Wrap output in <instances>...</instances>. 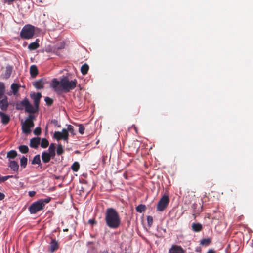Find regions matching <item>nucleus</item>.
Returning <instances> with one entry per match:
<instances>
[{
    "instance_id": "obj_1",
    "label": "nucleus",
    "mask_w": 253,
    "mask_h": 253,
    "mask_svg": "<svg viewBox=\"0 0 253 253\" xmlns=\"http://www.w3.org/2000/svg\"><path fill=\"white\" fill-rule=\"evenodd\" d=\"M77 84V80L75 79L70 80L68 76L63 77L60 81L53 79L52 81L51 87L58 94L62 92H69L75 88Z\"/></svg>"
},
{
    "instance_id": "obj_2",
    "label": "nucleus",
    "mask_w": 253,
    "mask_h": 253,
    "mask_svg": "<svg viewBox=\"0 0 253 253\" xmlns=\"http://www.w3.org/2000/svg\"><path fill=\"white\" fill-rule=\"evenodd\" d=\"M105 221L106 225L110 229H116L121 225V220L117 211L112 208L106 210Z\"/></svg>"
},
{
    "instance_id": "obj_3",
    "label": "nucleus",
    "mask_w": 253,
    "mask_h": 253,
    "mask_svg": "<svg viewBox=\"0 0 253 253\" xmlns=\"http://www.w3.org/2000/svg\"><path fill=\"white\" fill-rule=\"evenodd\" d=\"M51 200V198L41 199L33 203L29 208V211L32 214H35L43 209L45 204L48 203Z\"/></svg>"
},
{
    "instance_id": "obj_4",
    "label": "nucleus",
    "mask_w": 253,
    "mask_h": 253,
    "mask_svg": "<svg viewBox=\"0 0 253 253\" xmlns=\"http://www.w3.org/2000/svg\"><path fill=\"white\" fill-rule=\"evenodd\" d=\"M34 33V27L30 25H27L22 28L20 36L23 39H29L33 37Z\"/></svg>"
},
{
    "instance_id": "obj_5",
    "label": "nucleus",
    "mask_w": 253,
    "mask_h": 253,
    "mask_svg": "<svg viewBox=\"0 0 253 253\" xmlns=\"http://www.w3.org/2000/svg\"><path fill=\"white\" fill-rule=\"evenodd\" d=\"M35 117L33 115L30 114L28 117L26 119L25 122L23 123L22 128L23 132L28 134L31 132V128L34 126L33 120Z\"/></svg>"
},
{
    "instance_id": "obj_6",
    "label": "nucleus",
    "mask_w": 253,
    "mask_h": 253,
    "mask_svg": "<svg viewBox=\"0 0 253 253\" xmlns=\"http://www.w3.org/2000/svg\"><path fill=\"white\" fill-rule=\"evenodd\" d=\"M169 202V199L168 195H164L159 200L157 205V211H162L165 210Z\"/></svg>"
},
{
    "instance_id": "obj_7",
    "label": "nucleus",
    "mask_w": 253,
    "mask_h": 253,
    "mask_svg": "<svg viewBox=\"0 0 253 253\" xmlns=\"http://www.w3.org/2000/svg\"><path fill=\"white\" fill-rule=\"evenodd\" d=\"M53 137L57 141L63 139L67 142L69 137L68 132L67 129L63 128L61 132L55 131L54 132Z\"/></svg>"
},
{
    "instance_id": "obj_8",
    "label": "nucleus",
    "mask_w": 253,
    "mask_h": 253,
    "mask_svg": "<svg viewBox=\"0 0 253 253\" xmlns=\"http://www.w3.org/2000/svg\"><path fill=\"white\" fill-rule=\"evenodd\" d=\"M21 104L25 107V111L30 113H34L39 109H37L35 106L34 107L26 98L21 102Z\"/></svg>"
},
{
    "instance_id": "obj_9",
    "label": "nucleus",
    "mask_w": 253,
    "mask_h": 253,
    "mask_svg": "<svg viewBox=\"0 0 253 253\" xmlns=\"http://www.w3.org/2000/svg\"><path fill=\"white\" fill-rule=\"evenodd\" d=\"M16 157V151L13 150L7 153V157L9 159V166L14 171L16 169V163L15 158Z\"/></svg>"
},
{
    "instance_id": "obj_10",
    "label": "nucleus",
    "mask_w": 253,
    "mask_h": 253,
    "mask_svg": "<svg viewBox=\"0 0 253 253\" xmlns=\"http://www.w3.org/2000/svg\"><path fill=\"white\" fill-rule=\"evenodd\" d=\"M31 98L33 100L35 106L39 109L40 99L42 97V94L40 92H33L30 94Z\"/></svg>"
},
{
    "instance_id": "obj_11",
    "label": "nucleus",
    "mask_w": 253,
    "mask_h": 253,
    "mask_svg": "<svg viewBox=\"0 0 253 253\" xmlns=\"http://www.w3.org/2000/svg\"><path fill=\"white\" fill-rule=\"evenodd\" d=\"M169 253H185V251L180 246L173 245L169 249Z\"/></svg>"
},
{
    "instance_id": "obj_12",
    "label": "nucleus",
    "mask_w": 253,
    "mask_h": 253,
    "mask_svg": "<svg viewBox=\"0 0 253 253\" xmlns=\"http://www.w3.org/2000/svg\"><path fill=\"white\" fill-rule=\"evenodd\" d=\"M46 83L45 80L44 79H41L36 81L33 83V86L37 89H41L44 88V85Z\"/></svg>"
},
{
    "instance_id": "obj_13",
    "label": "nucleus",
    "mask_w": 253,
    "mask_h": 253,
    "mask_svg": "<svg viewBox=\"0 0 253 253\" xmlns=\"http://www.w3.org/2000/svg\"><path fill=\"white\" fill-rule=\"evenodd\" d=\"M8 105V102L7 100V97L2 95L0 96V108L2 110H6Z\"/></svg>"
},
{
    "instance_id": "obj_14",
    "label": "nucleus",
    "mask_w": 253,
    "mask_h": 253,
    "mask_svg": "<svg viewBox=\"0 0 253 253\" xmlns=\"http://www.w3.org/2000/svg\"><path fill=\"white\" fill-rule=\"evenodd\" d=\"M40 141L41 138L40 137L32 138L30 141V146L31 148L37 149L40 143Z\"/></svg>"
},
{
    "instance_id": "obj_15",
    "label": "nucleus",
    "mask_w": 253,
    "mask_h": 253,
    "mask_svg": "<svg viewBox=\"0 0 253 253\" xmlns=\"http://www.w3.org/2000/svg\"><path fill=\"white\" fill-rule=\"evenodd\" d=\"M42 159L43 161V162L45 163H48L51 159L52 158V157L46 151H44L42 154Z\"/></svg>"
},
{
    "instance_id": "obj_16",
    "label": "nucleus",
    "mask_w": 253,
    "mask_h": 253,
    "mask_svg": "<svg viewBox=\"0 0 253 253\" xmlns=\"http://www.w3.org/2000/svg\"><path fill=\"white\" fill-rule=\"evenodd\" d=\"M56 144L54 143L50 144L48 148V154L52 157V158H54L56 155Z\"/></svg>"
},
{
    "instance_id": "obj_17",
    "label": "nucleus",
    "mask_w": 253,
    "mask_h": 253,
    "mask_svg": "<svg viewBox=\"0 0 253 253\" xmlns=\"http://www.w3.org/2000/svg\"><path fill=\"white\" fill-rule=\"evenodd\" d=\"M0 117L1 118V121L3 124H5V125L7 124L10 120V118H9V116L3 113L0 112Z\"/></svg>"
},
{
    "instance_id": "obj_18",
    "label": "nucleus",
    "mask_w": 253,
    "mask_h": 253,
    "mask_svg": "<svg viewBox=\"0 0 253 253\" xmlns=\"http://www.w3.org/2000/svg\"><path fill=\"white\" fill-rule=\"evenodd\" d=\"M50 251L53 253L55 251H56L59 247V245L58 242L56 241L55 239H52L51 242L50 243Z\"/></svg>"
},
{
    "instance_id": "obj_19",
    "label": "nucleus",
    "mask_w": 253,
    "mask_h": 253,
    "mask_svg": "<svg viewBox=\"0 0 253 253\" xmlns=\"http://www.w3.org/2000/svg\"><path fill=\"white\" fill-rule=\"evenodd\" d=\"M39 41L38 39H36V40L35 42L31 43L28 45V49L30 50H35V49H37L38 48H39Z\"/></svg>"
},
{
    "instance_id": "obj_20",
    "label": "nucleus",
    "mask_w": 253,
    "mask_h": 253,
    "mask_svg": "<svg viewBox=\"0 0 253 253\" xmlns=\"http://www.w3.org/2000/svg\"><path fill=\"white\" fill-rule=\"evenodd\" d=\"M30 72L31 77L34 78L38 74V70L37 67L36 65H32L30 68Z\"/></svg>"
},
{
    "instance_id": "obj_21",
    "label": "nucleus",
    "mask_w": 253,
    "mask_h": 253,
    "mask_svg": "<svg viewBox=\"0 0 253 253\" xmlns=\"http://www.w3.org/2000/svg\"><path fill=\"white\" fill-rule=\"evenodd\" d=\"M211 242V239L210 238H204L200 241V245L203 246H208Z\"/></svg>"
},
{
    "instance_id": "obj_22",
    "label": "nucleus",
    "mask_w": 253,
    "mask_h": 253,
    "mask_svg": "<svg viewBox=\"0 0 253 253\" xmlns=\"http://www.w3.org/2000/svg\"><path fill=\"white\" fill-rule=\"evenodd\" d=\"M192 228L194 232H198L202 230V225L199 223H193L192 225Z\"/></svg>"
},
{
    "instance_id": "obj_23",
    "label": "nucleus",
    "mask_w": 253,
    "mask_h": 253,
    "mask_svg": "<svg viewBox=\"0 0 253 253\" xmlns=\"http://www.w3.org/2000/svg\"><path fill=\"white\" fill-rule=\"evenodd\" d=\"M28 159L27 158L23 156L21 159L20 161V167L22 169H24L26 167L27 164Z\"/></svg>"
},
{
    "instance_id": "obj_24",
    "label": "nucleus",
    "mask_w": 253,
    "mask_h": 253,
    "mask_svg": "<svg viewBox=\"0 0 253 253\" xmlns=\"http://www.w3.org/2000/svg\"><path fill=\"white\" fill-rule=\"evenodd\" d=\"M41 164V161L40 159V155H37L34 156L33 159L32 161V164H38L40 165Z\"/></svg>"
},
{
    "instance_id": "obj_25",
    "label": "nucleus",
    "mask_w": 253,
    "mask_h": 253,
    "mask_svg": "<svg viewBox=\"0 0 253 253\" xmlns=\"http://www.w3.org/2000/svg\"><path fill=\"white\" fill-rule=\"evenodd\" d=\"M88 70V65L86 64H84L81 67V72L83 75H85L87 73Z\"/></svg>"
},
{
    "instance_id": "obj_26",
    "label": "nucleus",
    "mask_w": 253,
    "mask_h": 253,
    "mask_svg": "<svg viewBox=\"0 0 253 253\" xmlns=\"http://www.w3.org/2000/svg\"><path fill=\"white\" fill-rule=\"evenodd\" d=\"M146 207L145 205L140 204L136 208V211L139 213H142L145 211Z\"/></svg>"
},
{
    "instance_id": "obj_27",
    "label": "nucleus",
    "mask_w": 253,
    "mask_h": 253,
    "mask_svg": "<svg viewBox=\"0 0 253 253\" xmlns=\"http://www.w3.org/2000/svg\"><path fill=\"white\" fill-rule=\"evenodd\" d=\"M18 148L19 151L23 154H26L29 151V148L27 145H20Z\"/></svg>"
},
{
    "instance_id": "obj_28",
    "label": "nucleus",
    "mask_w": 253,
    "mask_h": 253,
    "mask_svg": "<svg viewBox=\"0 0 253 253\" xmlns=\"http://www.w3.org/2000/svg\"><path fill=\"white\" fill-rule=\"evenodd\" d=\"M196 207H197V204L195 203L193 204L192 205V208L194 210V211H193L194 215L195 214H198L200 212H201L202 211V206H200V207L197 210H196Z\"/></svg>"
},
{
    "instance_id": "obj_29",
    "label": "nucleus",
    "mask_w": 253,
    "mask_h": 253,
    "mask_svg": "<svg viewBox=\"0 0 253 253\" xmlns=\"http://www.w3.org/2000/svg\"><path fill=\"white\" fill-rule=\"evenodd\" d=\"M41 146L42 148H47L49 145V142L48 140L46 138H42L41 140Z\"/></svg>"
},
{
    "instance_id": "obj_30",
    "label": "nucleus",
    "mask_w": 253,
    "mask_h": 253,
    "mask_svg": "<svg viewBox=\"0 0 253 253\" xmlns=\"http://www.w3.org/2000/svg\"><path fill=\"white\" fill-rule=\"evenodd\" d=\"M71 169L74 172H77L80 169V164L78 162H75L71 166Z\"/></svg>"
},
{
    "instance_id": "obj_31",
    "label": "nucleus",
    "mask_w": 253,
    "mask_h": 253,
    "mask_svg": "<svg viewBox=\"0 0 253 253\" xmlns=\"http://www.w3.org/2000/svg\"><path fill=\"white\" fill-rule=\"evenodd\" d=\"M56 152L57 154L59 156L64 153V150L62 145L61 144H59L57 145Z\"/></svg>"
},
{
    "instance_id": "obj_32",
    "label": "nucleus",
    "mask_w": 253,
    "mask_h": 253,
    "mask_svg": "<svg viewBox=\"0 0 253 253\" xmlns=\"http://www.w3.org/2000/svg\"><path fill=\"white\" fill-rule=\"evenodd\" d=\"M44 101H45L47 105L49 106H51L53 103V100L49 97H46L44 98Z\"/></svg>"
},
{
    "instance_id": "obj_33",
    "label": "nucleus",
    "mask_w": 253,
    "mask_h": 253,
    "mask_svg": "<svg viewBox=\"0 0 253 253\" xmlns=\"http://www.w3.org/2000/svg\"><path fill=\"white\" fill-rule=\"evenodd\" d=\"M11 68L10 67H8L6 68V73L4 76V77L5 78H7L9 77L11 73Z\"/></svg>"
},
{
    "instance_id": "obj_34",
    "label": "nucleus",
    "mask_w": 253,
    "mask_h": 253,
    "mask_svg": "<svg viewBox=\"0 0 253 253\" xmlns=\"http://www.w3.org/2000/svg\"><path fill=\"white\" fill-rule=\"evenodd\" d=\"M4 86L3 83H0V96L3 95Z\"/></svg>"
},
{
    "instance_id": "obj_35",
    "label": "nucleus",
    "mask_w": 253,
    "mask_h": 253,
    "mask_svg": "<svg viewBox=\"0 0 253 253\" xmlns=\"http://www.w3.org/2000/svg\"><path fill=\"white\" fill-rule=\"evenodd\" d=\"M147 223L148 226L150 227L153 223V217L151 216H148L147 217Z\"/></svg>"
},
{
    "instance_id": "obj_36",
    "label": "nucleus",
    "mask_w": 253,
    "mask_h": 253,
    "mask_svg": "<svg viewBox=\"0 0 253 253\" xmlns=\"http://www.w3.org/2000/svg\"><path fill=\"white\" fill-rule=\"evenodd\" d=\"M34 133L36 135H39L41 133V128L40 127H36L34 130Z\"/></svg>"
},
{
    "instance_id": "obj_37",
    "label": "nucleus",
    "mask_w": 253,
    "mask_h": 253,
    "mask_svg": "<svg viewBox=\"0 0 253 253\" xmlns=\"http://www.w3.org/2000/svg\"><path fill=\"white\" fill-rule=\"evenodd\" d=\"M84 129L85 128L83 125H79V132H80V133H81V134H83L84 133Z\"/></svg>"
},
{
    "instance_id": "obj_38",
    "label": "nucleus",
    "mask_w": 253,
    "mask_h": 253,
    "mask_svg": "<svg viewBox=\"0 0 253 253\" xmlns=\"http://www.w3.org/2000/svg\"><path fill=\"white\" fill-rule=\"evenodd\" d=\"M51 123L54 124L55 126H57L58 127H61V125L58 123V121L56 119L52 120Z\"/></svg>"
},
{
    "instance_id": "obj_39",
    "label": "nucleus",
    "mask_w": 253,
    "mask_h": 253,
    "mask_svg": "<svg viewBox=\"0 0 253 253\" xmlns=\"http://www.w3.org/2000/svg\"><path fill=\"white\" fill-rule=\"evenodd\" d=\"M11 88L12 90L13 94L15 95L16 94V84L15 83L11 84Z\"/></svg>"
},
{
    "instance_id": "obj_40",
    "label": "nucleus",
    "mask_w": 253,
    "mask_h": 253,
    "mask_svg": "<svg viewBox=\"0 0 253 253\" xmlns=\"http://www.w3.org/2000/svg\"><path fill=\"white\" fill-rule=\"evenodd\" d=\"M67 131H69L71 133H73L74 131V127L72 125H69L68 126V130Z\"/></svg>"
},
{
    "instance_id": "obj_41",
    "label": "nucleus",
    "mask_w": 253,
    "mask_h": 253,
    "mask_svg": "<svg viewBox=\"0 0 253 253\" xmlns=\"http://www.w3.org/2000/svg\"><path fill=\"white\" fill-rule=\"evenodd\" d=\"M36 194V192L34 191H30L28 192V195L30 197H33Z\"/></svg>"
},
{
    "instance_id": "obj_42",
    "label": "nucleus",
    "mask_w": 253,
    "mask_h": 253,
    "mask_svg": "<svg viewBox=\"0 0 253 253\" xmlns=\"http://www.w3.org/2000/svg\"><path fill=\"white\" fill-rule=\"evenodd\" d=\"M11 177V176H4L2 178H1V180L3 181H4L8 179L9 177Z\"/></svg>"
},
{
    "instance_id": "obj_43",
    "label": "nucleus",
    "mask_w": 253,
    "mask_h": 253,
    "mask_svg": "<svg viewBox=\"0 0 253 253\" xmlns=\"http://www.w3.org/2000/svg\"><path fill=\"white\" fill-rule=\"evenodd\" d=\"M5 195L3 193L0 192V200H2L4 198Z\"/></svg>"
},
{
    "instance_id": "obj_44",
    "label": "nucleus",
    "mask_w": 253,
    "mask_h": 253,
    "mask_svg": "<svg viewBox=\"0 0 253 253\" xmlns=\"http://www.w3.org/2000/svg\"><path fill=\"white\" fill-rule=\"evenodd\" d=\"M207 253H215V252L213 249H209Z\"/></svg>"
},
{
    "instance_id": "obj_45",
    "label": "nucleus",
    "mask_w": 253,
    "mask_h": 253,
    "mask_svg": "<svg viewBox=\"0 0 253 253\" xmlns=\"http://www.w3.org/2000/svg\"><path fill=\"white\" fill-rule=\"evenodd\" d=\"M64 47H65L64 44H62L61 45V46L57 47V49H63L64 48Z\"/></svg>"
},
{
    "instance_id": "obj_46",
    "label": "nucleus",
    "mask_w": 253,
    "mask_h": 253,
    "mask_svg": "<svg viewBox=\"0 0 253 253\" xmlns=\"http://www.w3.org/2000/svg\"><path fill=\"white\" fill-rule=\"evenodd\" d=\"M89 222L91 224H94L95 223L94 220H89Z\"/></svg>"
},
{
    "instance_id": "obj_47",
    "label": "nucleus",
    "mask_w": 253,
    "mask_h": 253,
    "mask_svg": "<svg viewBox=\"0 0 253 253\" xmlns=\"http://www.w3.org/2000/svg\"><path fill=\"white\" fill-rule=\"evenodd\" d=\"M102 253H115L114 252L109 253L108 251H104Z\"/></svg>"
},
{
    "instance_id": "obj_48",
    "label": "nucleus",
    "mask_w": 253,
    "mask_h": 253,
    "mask_svg": "<svg viewBox=\"0 0 253 253\" xmlns=\"http://www.w3.org/2000/svg\"><path fill=\"white\" fill-rule=\"evenodd\" d=\"M14 0H5V1L6 2H10L11 1H13Z\"/></svg>"
},
{
    "instance_id": "obj_49",
    "label": "nucleus",
    "mask_w": 253,
    "mask_h": 253,
    "mask_svg": "<svg viewBox=\"0 0 253 253\" xmlns=\"http://www.w3.org/2000/svg\"><path fill=\"white\" fill-rule=\"evenodd\" d=\"M20 86L19 85L17 84V86H16V87H17V92L18 91V88L19 87H20Z\"/></svg>"
},
{
    "instance_id": "obj_50",
    "label": "nucleus",
    "mask_w": 253,
    "mask_h": 253,
    "mask_svg": "<svg viewBox=\"0 0 253 253\" xmlns=\"http://www.w3.org/2000/svg\"><path fill=\"white\" fill-rule=\"evenodd\" d=\"M18 168H19V166H18V165L17 164V171L18 170Z\"/></svg>"
},
{
    "instance_id": "obj_51",
    "label": "nucleus",
    "mask_w": 253,
    "mask_h": 253,
    "mask_svg": "<svg viewBox=\"0 0 253 253\" xmlns=\"http://www.w3.org/2000/svg\"><path fill=\"white\" fill-rule=\"evenodd\" d=\"M63 230H64V231H68V229H64Z\"/></svg>"
},
{
    "instance_id": "obj_52",
    "label": "nucleus",
    "mask_w": 253,
    "mask_h": 253,
    "mask_svg": "<svg viewBox=\"0 0 253 253\" xmlns=\"http://www.w3.org/2000/svg\"><path fill=\"white\" fill-rule=\"evenodd\" d=\"M16 108H17V109H19V108L18 107V104H17V107H16Z\"/></svg>"
}]
</instances>
